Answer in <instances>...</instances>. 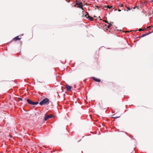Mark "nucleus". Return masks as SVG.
<instances>
[{"mask_svg": "<svg viewBox=\"0 0 153 153\" xmlns=\"http://www.w3.org/2000/svg\"><path fill=\"white\" fill-rule=\"evenodd\" d=\"M27 100L28 104L31 105H36L39 103L38 102H34L29 99H27Z\"/></svg>", "mask_w": 153, "mask_h": 153, "instance_id": "1", "label": "nucleus"}, {"mask_svg": "<svg viewBox=\"0 0 153 153\" xmlns=\"http://www.w3.org/2000/svg\"><path fill=\"white\" fill-rule=\"evenodd\" d=\"M86 14L85 15V16L89 20L91 21H92L93 19V18L89 16L88 13L86 12Z\"/></svg>", "mask_w": 153, "mask_h": 153, "instance_id": "5", "label": "nucleus"}, {"mask_svg": "<svg viewBox=\"0 0 153 153\" xmlns=\"http://www.w3.org/2000/svg\"><path fill=\"white\" fill-rule=\"evenodd\" d=\"M152 32H149V34L150 33H152Z\"/></svg>", "mask_w": 153, "mask_h": 153, "instance_id": "19", "label": "nucleus"}, {"mask_svg": "<svg viewBox=\"0 0 153 153\" xmlns=\"http://www.w3.org/2000/svg\"><path fill=\"white\" fill-rule=\"evenodd\" d=\"M66 90L67 91L71 89L72 88V87L71 86H70L69 85H67L66 87Z\"/></svg>", "mask_w": 153, "mask_h": 153, "instance_id": "7", "label": "nucleus"}, {"mask_svg": "<svg viewBox=\"0 0 153 153\" xmlns=\"http://www.w3.org/2000/svg\"><path fill=\"white\" fill-rule=\"evenodd\" d=\"M19 100H20L21 101H22V99L21 98H19Z\"/></svg>", "mask_w": 153, "mask_h": 153, "instance_id": "16", "label": "nucleus"}, {"mask_svg": "<svg viewBox=\"0 0 153 153\" xmlns=\"http://www.w3.org/2000/svg\"><path fill=\"white\" fill-rule=\"evenodd\" d=\"M76 4L77 5V7L79 8H81L82 10H83V9L82 8L83 5H82V2H78V1H76Z\"/></svg>", "mask_w": 153, "mask_h": 153, "instance_id": "3", "label": "nucleus"}, {"mask_svg": "<svg viewBox=\"0 0 153 153\" xmlns=\"http://www.w3.org/2000/svg\"><path fill=\"white\" fill-rule=\"evenodd\" d=\"M127 11H128V10H130L131 9H130L129 7H127Z\"/></svg>", "mask_w": 153, "mask_h": 153, "instance_id": "13", "label": "nucleus"}, {"mask_svg": "<svg viewBox=\"0 0 153 153\" xmlns=\"http://www.w3.org/2000/svg\"><path fill=\"white\" fill-rule=\"evenodd\" d=\"M120 117L119 116V117H113V118H114V119H117L118 118H119V117Z\"/></svg>", "mask_w": 153, "mask_h": 153, "instance_id": "15", "label": "nucleus"}, {"mask_svg": "<svg viewBox=\"0 0 153 153\" xmlns=\"http://www.w3.org/2000/svg\"><path fill=\"white\" fill-rule=\"evenodd\" d=\"M146 30V28H145L144 29H142L141 28H140L138 30L140 31H144Z\"/></svg>", "mask_w": 153, "mask_h": 153, "instance_id": "10", "label": "nucleus"}, {"mask_svg": "<svg viewBox=\"0 0 153 153\" xmlns=\"http://www.w3.org/2000/svg\"><path fill=\"white\" fill-rule=\"evenodd\" d=\"M152 27H153L152 26H149L148 27H147V28H152Z\"/></svg>", "mask_w": 153, "mask_h": 153, "instance_id": "14", "label": "nucleus"}, {"mask_svg": "<svg viewBox=\"0 0 153 153\" xmlns=\"http://www.w3.org/2000/svg\"><path fill=\"white\" fill-rule=\"evenodd\" d=\"M20 39L19 38V36H16V37L14 38L13 39V40H14L16 41L17 40H18L19 39Z\"/></svg>", "mask_w": 153, "mask_h": 153, "instance_id": "9", "label": "nucleus"}, {"mask_svg": "<svg viewBox=\"0 0 153 153\" xmlns=\"http://www.w3.org/2000/svg\"><path fill=\"white\" fill-rule=\"evenodd\" d=\"M145 34H146V35H148L149 34V32H148V33H145Z\"/></svg>", "mask_w": 153, "mask_h": 153, "instance_id": "18", "label": "nucleus"}, {"mask_svg": "<svg viewBox=\"0 0 153 153\" xmlns=\"http://www.w3.org/2000/svg\"><path fill=\"white\" fill-rule=\"evenodd\" d=\"M118 11H121V10H120V9H119V10H118Z\"/></svg>", "mask_w": 153, "mask_h": 153, "instance_id": "20", "label": "nucleus"}, {"mask_svg": "<svg viewBox=\"0 0 153 153\" xmlns=\"http://www.w3.org/2000/svg\"><path fill=\"white\" fill-rule=\"evenodd\" d=\"M104 21H105V22L106 23H107V22L106 20H105Z\"/></svg>", "mask_w": 153, "mask_h": 153, "instance_id": "21", "label": "nucleus"}, {"mask_svg": "<svg viewBox=\"0 0 153 153\" xmlns=\"http://www.w3.org/2000/svg\"><path fill=\"white\" fill-rule=\"evenodd\" d=\"M53 117V115L52 114H51L48 116H46V115H45L44 118V120L45 121H46L49 118H52Z\"/></svg>", "mask_w": 153, "mask_h": 153, "instance_id": "4", "label": "nucleus"}, {"mask_svg": "<svg viewBox=\"0 0 153 153\" xmlns=\"http://www.w3.org/2000/svg\"><path fill=\"white\" fill-rule=\"evenodd\" d=\"M146 36V34H145H145H143L141 35V37H143L145 36Z\"/></svg>", "mask_w": 153, "mask_h": 153, "instance_id": "11", "label": "nucleus"}, {"mask_svg": "<svg viewBox=\"0 0 153 153\" xmlns=\"http://www.w3.org/2000/svg\"><path fill=\"white\" fill-rule=\"evenodd\" d=\"M48 101L49 100L48 98H45L39 102V104L41 105H45L46 103H47V102H48Z\"/></svg>", "mask_w": 153, "mask_h": 153, "instance_id": "2", "label": "nucleus"}, {"mask_svg": "<svg viewBox=\"0 0 153 153\" xmlns=\"http://www.w3.org/2000/svg\"><path fill=\"white\" fill-rule=\"evenodd\" d=\"M104 7L106 8H107V9H111L113 8V6H110L109 5H107V6H104Z\"/></svg>", "mask_w": 153, "mask_h": 153, "instance_id": "8", "label": "nucleus"}, {"mask_svg": "<svg viewBox=\"0 0 153 153\" xmlns=\"http://www.w3.org/2000/svg\"><path fill=\"white\" fill-rule=\"evenodd\" d=\"M150 2H153V0H149Z\"/></svg>", "mask_w": 153, "mask_h": 153, "instance_id": "17", "label": "nucleus"}, {"mask_svg": "<svg viewBox=\"0 0 153 153\" xmlns=\"http://www.w3.org/2000/svg\"><path fill=\"white\" fill-rule=\"evenodd\" d=\"M92 78L95 81L98 82H100V80L99 79H97L94 77H92Z\"/></svg>", "mask_w": 153, "mask_h": 153, "instance_id": "6", "label": "nucleus"}, {"mask_svg": "<svg viewBox=\"0 0 153 153\" xmlns=\"http://www.w3.org/2000/svg\"><path fill=\"white\" fill-rule=\"evenodd\" d=\"M112 25L111 24H109L107 26L108 28H109V27L111 26H112Z\"/></svg>", "mask_w": 153, "mask_h": 153, "instance_id": "12", "label": "nucleus"}]
</instances>
